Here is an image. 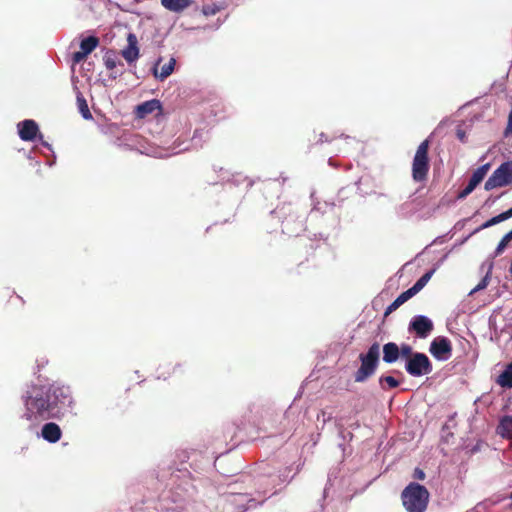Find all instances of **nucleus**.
I'll return each mask as SVG.
<instances>
[{"label": "nucleus", "mask_w": 512, "mask_h": 512, "mask_svg": "<svg viewBox=\"0 0 512 512\" xmlns=\"http://www.w3.org/2000/svg\"><path fill=\"white\" fill-rule=\"evenodd\" d=\"M22 418L32 424L49 419L61 420L71 412L74 400L70 388L64 385H31L22 395Z\"/></svg>", "instance_id": "nucleus-1"}, {"label": "nucleus", "mask_w": 512, "mask_h": 512, "mask_svg": "<svg viewBox=\"0 0 512 512\" xmlns=\"http://www.w3.org/2000/svg\"><path fill=\"white\" fill-rule=\"evenodd\" d=\"M429 492L421 484L411 482L401 493V499L407 512H424L429 502Z\"/></svg>", "instance_id": "nucleus-2"}, {"label": "nucleus", "mask_w": 512, "mask_h": 512, "mask_svg": "<svg viewBox=\"0 0 512 512\" xmlns=\"http://www.w3.org/2000/svg\"><path fill=\"white\" fill-rule=\"evenodd\" d=\"M380 346L378 343L372 344L366 354L360 355L361 366L355 373V381L363 382L374 372L379 362Z\"/></svg>", "instance_id": "nucleus-3"}, {"label": "nucleus", "mask_w": 512, "mask_h": 512, "mask_svg": "<svg viewBox=\"0 0 512 512\" xmlns=\"http://www.w3.org/2000/svg\"><path fill=\"white\" fill-rule=\"evenodd\" d=\"M429 140H424L417 148L412 163V177L416 182L424 181L429 171Z\"/></svg>", "instance_id": "nucleus-4"}, {"label": "nucleus", "mask_w": 512, "mask_h": 512, "mask_svg": "<svg viewBox=\"0 0 512 512\" xmlns=\"http://www.w3.org/2000/svg\"><path fill=\"white\" fill-rule=\"evenodd\" d=\"M405 370L413 377H421L432 372V364L427 355L415 352L406 360Z\"/></svg>", "instance_id": "nucleus-5"}, {"label": "nucleus", "mask_w": 512, "mask_h": 512, "mask_svg": "<svg viewBox=\"0 0 512 512\" xmlns=\"http://www.w3.org/2000/svg\"><path fill=\"white\" fill-rule=\"evenodd\" d=\"M512 184V161L502 163L485 182L484 188L489 191L497 187Z\"/></svg>", "instance_id": "nucleus-6"}, {"label": "nucleus", "mask_w": 512, "mask_h": 512, "mask_svg": "<svg viewBox=\"0 0 512 512\" xmlns=\"http://www.w3.org/2000/svg\"><path fill=\"white\" fill-rule=\"evenodd\" d=\"M429 352L438 361H446L451 357L452 346L448 338L439 336L433 339Z\"/></svg>", "instance_id": "nucleus-7"}, {"label": "nucleus", "mask_w": 512, "mask_h": 512, "mask_svg": "<svg viewBox=\"0 0 512 512\" xmlns=\"http://www.w3.org/2000/svg\"><path fill=\"white\" fill-rule=\"evenodd\" d=\"M409 330L414 331L419 338H426L433 330V322L427 316H414L409 323Z\"/></svg>", "instance_id": "nucleus-8"}, {"label": "nucleus", "mask_w": 512, "mask_h": 512, "mask_svg": "<svg viewBox=\"0 0 512 512\" xmlns=\"http://www.w3.org/2000/svg\"><path fill=\"white\" fill-rule=\"evenodd\" d=\"M99 45V39L95 36L84 38L80 42V50L73 53L72 60L74 63L84 61L87 56Z\"/></svg>", "instance_id": "nucleus-9"}, {"label": "nucleus", "mask_w": 512, "mask_h": 512, "mask_svg": "<svg viewBox=\"0 0 512 512\" xmlns=\"http://www.w3.org/2000/svg\"><path fill=\"white\" fill-rule=\"evenodd\" d=\"M490 165L484 164L478 167L472 174L468 185L459 193L458 198L464 199L466 198L472 191L476 188V186L484 179L486 173L489 170Z\"/></svg>", "instance_id": "nucleus-10"}, {"label": "nucleus", "mask_w": 512, "mask_h": 512, "mask_svg": "<svg viewBox=\"0 0 512 512\" xmlns=\"http://www.w3.org/2000/svg\"><path fill=\"white\" fill-rule=\"evenodd\" d=\"M39 132L38 124L31 119H26L18 123L19 137L23 141H34Z\"/></svg>", "instance_id": "nucleus-11"}, {"label": "nucleus", "mask_w": 512, "mask_h": 512, "mask_svg": "<svg viewBox=\"0 0 512 512\" xmlns=\"http://www.w3.org/2000/svg\"><path fill=\"white\" fill-rule=\"evenodd\" d=\"M158 111L159 113L162 112V104L158 99H151L148 101H145L138 106H136L135 109V115L138 118H145L148 115L152 114L153 112Z\"/></svg>", "instance_id": "nucleus-12"}, {"label": "nucleus", "mask_w": 512, "mask_h": 512, "mask_svg": "<svg viewBox=\"0 0 512 512\" xmlns=\"http://www.w3.org/2000/svg\"><path fill=\"white\" fill-rule=\"evenodd\" d=\"M128 45L121 52L122 56L128 63H132L139 58V48L137 46V37L133 33H129L127 36Z\"/></svg>", "instance_id": "nucleus-13"}, {"label": "nucleus", "mask_w": 512, "mask_h": 512, "mask_svg": "<svg viewBox=\"0 0 512 512\" xmlns=\"http://www.w3.org/2000/svg\"><path fill=\"white\" fill-rule=\"evenodd\" d=\"M41 436L49 443H56L62 437V431L58 424L54 422L45 423L41 429Z\"/></svg>", "instance_id": "nucleus-14"}, {"label": "nucleus", "mask_w": 512, "mask_h": 512, "mask_svg": "<svg viewBox=\"0 0 512 512\" xmlns=\"http://www.w3.org/2000/svg\"><path fill=\"white\" fill-rule=\"evenodd\" d=\"M248 502L246 494L237 493L232 489L231 483H226V504H236L241 511L245 509V505Z\"/></svg>", "instance_id": "nucleus-15"}, {"label": "nucleus", "mask_w": 512, "mask_h": 512, "mask_svg": "<svg viewBox=\"0 0 512 512\" xmlns=\"http://www.w3.org/2000/svg\"><path fill=\"white\" fill-rule=\"evenodd\" d=\"M162 58H159L155 64V67L153 68V75L158 78L159 80L163 81L166 78H168L174 71L176 60L175 58H170L169 62L164 64L161 67V71L158 72L157 66L161 62Z\"/></svg>", "instance_id": "nucleus-16"}, {"label": "nucleus", "mask_w": 512, "mask_h": 512, "mask_svg": "<svg viewBox=\"0 0 512 512\" xmlns=\"http://www.w3.org/2000/svg\"><path fill=\"white\" fill-rule=\"evenodd\" d=\"M400 357L399 346L394 342H388L383 346V361L388 364L396 362Z\"/></svg>", "instance_id": "nucleus-17"}, {"label": "nucleus", "mask_w": 512, "mask_h": 512, "mask_svg": "<svg viewBox=\"0 0 512 512\" xmlns=\"http://www.w3.org/2000/svg\"><path fill=\"white\" fill-rule=\"evenodd\" d=\"M192 4L191 0H161V5L172 12H182Z\"/></svg>", "instance_id": "nucleus-18"}, {"label": "nucleus", "mask_w": 512, "mask_h": 512, "mask_svg": "<svg viewBox=\"0 0 512 512\" xmlns=\"http://www.w3.org/2000/svg\"><path fill=\"white\" fill-rule=\"evenodd\" d=\"M497 433L508 439H512V416H504L497 427Z\"/></svg>", "instance_id": "nucleus-19"}, {"label": "nucleus", "mask_w": 512, "mask_h": 512, "mask_svg": "<svg viewBox=\"0 0 512 512\" xmlns=\"http://www.w3.org/2000/svg\"><path fill=\"white\" fill-rule=\"evenodd\" d=\"M415 294L412 292V290L409 288L405 292L401 293L387 308L386 314L391 313L392 311L396 310L398 307H400L402 304H404L406 301H408L411 297H413Z\"/></svg>", "instance_id": "nucleus-20"}, {"label": "nucleus", "mask_w": 512, "mask_h": 512, "mask_svg": "<svg viewBox=\"0 0 512 512\" xmlns=\"http://www.w3.org/2000/svg\"><path fill=\"white\" fill-rule=\"evenodd\" d=\"M496 382L504 388L512 387V362L507 365L504 371L498 376Z\"/></svg>", "instance_id": "nucleus-21"}, {"label": "nucleus", "mask_w": 512, "mask_h": 512, "mask_svg": "<svg viewBox=\"0 0 512 512\" xmlns=\"http://www.w3.org/2000/svg\"><path fill=\"white\" fill-rule=\"evenodd\" d=\"M436 269H431L424 273L416 282L415 284L410 288L414 294H417L419 291H421L427 283L430 281L432 276L434 275Z\"/></svg>", "instance_id": "nucleus-22"}, {"label": "nucleus", "mask_w": 512, "mask_h": 512, "mask_svg": "<svg viewBox=\"0 0 512 512\" xmlns=\"http://www.w3.org/2000/svg\"><path fill=\"white\" fill-rule=\"evenodd\" d=\"M77 105H78L79 112L81 113V115L83 116L84 119L90 120L93 118L92 114L89 110L87 101L84 98V96L82 95V93H80V92L77 94Z\"/></svg>", "instance_id": "nucleus-23"}, {"label": "nucleus", "mask_w": 512, "mask_h": 512, "mask_svg": "<svg viewBox=\"0 0 512 512\" xmlns=\"http://www.w3.org/2000/svg\"><path fill=\"white\" fill-rule=\"evenodd\" d=\"M507 220L506 217L504 216L503 212L497 216H494L492 217L491 219H489L488 221H486L485 223H483L481 225V229H486V228H489L493 225H496L502 221H505Z\"/></svg>", "instance_id": "nucleus-24"}, {"label": "nucleus", "mask_w": 512, "mask_h": 512, "mask_svg": "<svg viewBox=\"0 0 512 512\" xmlns=\"http://www.w3.org/2000/svg\"><path fill=\"white\" fill-rule=\"evenodd\" d=\"M231 183L236 186L243 185L245 189H247L249 186H251V182L248 181V179L245 176H243L242 174H237V175L233 176Z\"/></svg>", "instance_id": "nucleus-25"}, {"label": "nucleus", "mask_w": 512, "mask_h": 512, "mask_svg": "<svg viewBox=\"0 0 512 512\" xmlns=\"http://www.w3.org/2000/svg\"><path fill=\"white\" fill-rule=\"evenodd\" d=\"M490 275L487 273L484 278L470 291V295L485 289L489 284Z\"/></svg>", "instance_id": "nucleus-26"}, {"label": "nucleus", "mask_w": 512, "mask_h": 512, "mask_svg": "<svg viewBox=\"0 0 512 512\" xmlns=\"http://www.w3.org/2000/svg\"><path fill=\"white\" fill-rule=\"evenodd\" d=\"M400 356L402 358H405L406 360L411 357L415 352H413L412 347L408 344H402L401 347H399Z\"/></svg>", "instance_id": "nucleus-27"}, {"label": "nucleus", "mask_w": 512, "mask_h": 512, "mask_svg": "<svg viewBox=\"0 0 512 512\" xmlns=\"http://www.w3.org/2000/svg\"><path fill=\"white\" fill-rule=\"evenodd\" d=\"M383 382H385L389 388H396L399 385L398 380L392 376H382L380 378V383L382 384Z\"/></svg>", "instance_id": "nucleus-28"}, {"label": "nucleus", "mask_w": 512, "mask_h": 512, "mask_svg": "<svg viewBox=\"0 0 512 512\" xmlns=\"http://www.w3.org/2000/svg\"><path fill=\"white\" fill-rule=\"evenodd\" d=\"M116 65L117 64L115 59L108 56L105 57V66L107 69L112 70L116 67Z\"/></svg>", "instance_id": "nucleus-29"}, {"label": "nucleus", "mask_w": 512, "mask_h": 512, "mask_svg": "<svg viewBox=\"0 0 512 512\" xmlns=\"http://www.w3.org/2000/svg\"><path fill=\"white\" fill-rule=\"evenodd\" d=\"M508 243H509V241H506L505 237L503 236V238L501 239V241L497 245L496 254H500L506 248Z\"/></svg>", "instance_id": "nucleus-30"}, {"label": "nucleus", "mask_w": 512, "mask_h": 512, "mask_svg": "<svg viewBox=\"0 0 512 512\" xmlns=\"http://www.w3.org/2000/svg\"><path fill=\"white\" fill-rule=\"evenodd\" d=\"M413 477L415 479H418V480H424L425 479V473L422 469L420 468H416L414 470V474H413Z\"/></svg>", "instance_id": "nucleus-31"}, {"label": "nucleus", "mask_w": 512, "mask_h": 512, "mask_svg": "<svg viewBox=\"0 0 512 512\" xmlns=\"http://www.w3.org/2000/svg\"><path fill=\"white\" fill-rule=\"evenodd\" d=\"M504 216L506 217V219H509L512 217V207L510 209H508L507 211L503 212Z\"/></svg>", "instance_id": "nucleus-32"}, {"label": "nucleus", "mask_w": 512, "mask_h": 512, "mask_svg": "<svg viewBox=\"0 0 512 512\" xmlns=\"http://www.w3.org/2000/svg\"><path fill=\"white\" fill-rule=\"evenodd\" d=\"M457 136L461 141H464L465 133L461 130H458Z\"/></svg>", "instance_id": "nucleus-33"}, {"label": "nucleus", "mask_w": 512, "mask_h": 512, "mask_svg": "<svg viewBox=\"0 0 512 512\" xmlns=\"http://www.w3.org/2000/svg\"><path fill=\"white\" fill-rule=\"evenodd\" d=\"M504 237H505V240H506V241H509V242H510V241L512 240V230H511V231H509L508 233H506V234L504 235Z\"/></svg>", "instance_id": "nucleus-34"}, {"label": "nucleus", "mask_w": 512, "mask_h": 512, "mask_svg": "<svg viewBox=\"0 0 512 512\" xmlns=\"http://www.w3.org/2000/svg\"><path fill=\"white\" fill-rule=\"evenodd\" d=\"M319 141L320 142H327V141H329V139L327 138V136L324 133H321Z\"/></svg>", "instance_id": "nucleus-35"}, {"label": "nucleus", "mask_w": 512, "mask_h": 512, "mask_svg": "<svg viewBox=\"0 0 512 512\" xmlns=\"http://www.w3.org/2000/svg\"><path fill=\"white\" fill-rule=\"evenodd\" d=\"M508 121H509V127H512V108H511V111L509 113Z\"/></svg>", "instance_id": "nucleus-36"}, {"label": "nucleus", "mask_w": 512, "mask_h": 512, "mask_svg": "<svg viewBox=\"0 0 512 512\" xmlns=\"http://www.w3.org/2000/svg\"><path fill=\"white\" fill-rule=\"evenodd\" d=\"M180 369H181V365H180V364L176 365V366L173 368V373H176V372H177V370H180Z\"/></svg>", "instance_id": "nucleus-37"}, {"label": "nucleus", "mask_w": 512, "mask_h": 512, "mask_svg": "<svg viewBox=\"0 0 512 512\" xmlns=\"http://www.w3.org/2000/svg\"><path fill=\"white\" fill-rule=\"evenodd\" d=\"M510 499L512 500V493L510 494Z\"/></svg>", "instance_id": "nucleus-38"}]
</instances>
